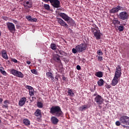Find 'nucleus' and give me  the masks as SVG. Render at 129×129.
Returning a JSON list of instances; mask_svg holds the SVG:
<instances>
[{"instance_id":"1","label":"nucleus","mask_w":129,"mask_h":129,"mask_svg":"<svg viewBox=\"0 0 129 129\" xmlns=\"http://www.w3.org/2000/svg\"><path fill=\"white\" fill-rule=\"evenodd\" d=\"M50 113L55 114L56 117H62L63 116V112L59 106H53L50 110Z\"/></svg>"},{"instance_id":"2","label":"nucleus","mask_w":129,"mask_h":129,"mask_svg":"<svg viewBox=\"0 0 129 129\" xmlns=\"http://www.w3.org/2000/svg\"><path fill=\"white\" fill-rule=\"evenodd\" d=\"M42 2H44V3H48L49 2L51 5V6H53V8H55V9H58L61 7L60 5V1L59 0H42Z\"/></svg>"},{"instance_id":"3","label":"nucleus","mask_w":129,"mask_h":129,"mask_svg":"<svg viewBox=\"0 0 129 129\" xmlns=\"http://www.w3.org/2000/svg\"><path fill=\"white\" fill-rule=\"evenodd\" d=\"M92 33L93 34L94 37H95L96 40H100L101 33H100V30H99L98 27L92 28Z\"/></svg>"},{"instance_id":"4","label":"nucleus","mask_w":129,"mask_h":129,"mask_svg":"<svg viewBox=\"0 0 129 129\" xmlns=\"http://www.w3.org/2000/svg\"><path fill=\"white\" fill-rule=\"evenodd\" d=\"M119 121H121V123L123 125L122 126L126 127L125 125H129V117L127 116H122L120 117Z\"/></svg>"},{"instance_id":"5","label":"nucleus","mask_w":129,"mask_h":129,"mask_svg":"<svg viewBox=\"0 0 129 129\" xmlns=\"http://www.w3.org/2000/svg\"><path fill=\"white\" fill-rule=\"evenodd\" d=\"M76 49H77L78 52H82L87 49V44L84 43L78 44L76 46Z\"/></svg>"},{"instance_id":"6","label":"nucleus","mask_w":129,"mask_h":129,"mask_svg":"<svg viewBox=\"0 0 129 129\" xmlns=\"http://www.w3.org/2000/svg\"><path fill=\"white\" fill-rule=\"evenodd\" d=\"M126 8L122 7L120 6H117L116 7L113 8L110 10V14H115V13H117L118 11H126Z\"/></svg>"},{"instance_id":"7","label":"nucleus","mask_w":129,"mask_h":129,"mask_svg":"<svg viewBox=\"0 0 129 129\" xmlns=\"http://www.w3.org/2000/svg\"><path fill=\"white\" fill-rule=\"evenodd\" d=\"M121 76V67H120V66H117V67L116 68V71L115 72V74L114 76V77L115 78H120V77Z\"/></svg>"},{"instance_id":"8","label":"nucleus","mask_w":129,"mask_h":129,"mask_svg":"<svg viewBox=\"0 0 129 129\" xmlns=\"http://www.w3.org/2000/svg\"><path fill=\"white\" fill-rule=\"evenodd\" d=\"M63 20L67 22L69 25H71V26H74L75 25V22L72 19V18L69 17H62Z\"/></svg>"},{"instance_id":"9","label":"nucleus","mask_w":129,"mask_h":129,"mask_svg":"<svg viewBox=\"0 0 129 129\" xmlns=\"http://www.w3.org/2000/svg\"><path fill=\"white\" fill-rule=\"evenodd\" d=\"M94 100L95 102H96L97 104H98L99 105H100L102 103H103V98H102V97L99 95H96Z\"/></svg>"},{"instance_id":"10","label":"nucleus","mask_w":129,"mask_h":129,"mask_svg":"<svg viewBox=\"0 0 129 129\" xmlns=\"http://www.w3.org/2000/svg\"><path fill=\"white\" fill-rule=\"evenodd\" d=\"M7 28L11 33H13V31H16L15 25L13 23H9L7 24Z\"/></svg>"},{"instance_id":"11","label":"nucleus","mask_w":129,"mask_h":129,"mask_svg":"<svg viewBox=\"0 0 129 129\" xmlns=\"http://www.w3.org/2000/svg\"><path fill=\"white\" fill-rule=\"evenodd\" d=\"M57 22L58 24L60 25L62 27H64V28H68L69 26L64 20H62L61 18H57Z\"/></svg>"},{"instance_id":"12","label":"nucleus","mask_w":129,"mask_h":129,"mask_svg":"<svg viewBox=\"0 0 129 129\" xmlns=\"http://www.w3.org/2000/svg\"><path fill=\"white\" fill-rule=\"evenodd\" d=\"M50 120L52 124H54L55 125L58 124V122H59V119H58L55 116H51Z\"/></svg>"},{"instance_id":"13","label":"nucleus","mask_w":129,"mask_h":129,"mask_svg":"<svg viewBox=\"0 0 129 129\" xmlns=\"http://www.w3.org/2000/svg\"><path fill=\"white\" fill-rule=\"evenodd\" d=\"M46 77L48 78V79H50L52 82H54V77H53V73L51 72V71H49V72L46 73Z\"/></svg>"},{"instance_id":"14","label":"nucleus","mask_w":129,"mask_h":129,"mask_svg":"<svg viewBox=\"0 0 129 129\" xmlns=\"http://www.w3.org/2000/svg\"><path fill=\"white\" fill-rule=\"evenodd\" d=\"M27 101V98L26 97H22L19 102V106H24L26 102Z\"/></svg>"},{"instance_id":"15","label":"nucleus","mask_w":129,"mask_h":129,"mask_svg":"<svg viewBox=\"0 0 129 129\" xmlns=\"http://www.w3.org/2000/svg\"><path fill=\"white\" fill-rule=\"evenodd\" d=\"M27 89H29V95L30 96H33L34 95L35 93H34V88L30 86H26Z\"/></svg>"},{"instance_id":"16","label":"nucleus","mask_w":129,"mask_h":129,"mask_svg":"<svg viewBox=\"0 0 129 129\" xmlns=\"http://www.w3.org/2000/svg\"><path fill=\"white\" fill-rule=\"evenodd\" d=\"M2 57L5 60H9V56H8V54L7 53V50L3 49L2 50Z\"/></svg>"},{"instance_id":"17","label":"nucleus","mask_w":129,"mask_h":129,"mask_svg":"<svg viewBox=\"0 0 129 129\" xmlns=\"http://www.w3.org/2000/svg\"><path fill=\"white\" fill-rule=\"evenodd\" d=\"M112 23L114 26H115V28L118 27L119 25H120V22L118 21V20H117V18H114L113 20H112Z\"/></svg>"},{"instance_id":"18","label":"nucleus","mask_w":129,"mask_h":129,"mask_svg":"<svg viewBox=\"0 0 129 129\" xmlns=\"http://www.w3.org/2000/svg\"><path fill=\"white\" fill-rule=\"evenodd\" d=\"M59 57L60 56L59 55V54H54L52 57V59L55 62H58H58H61V59H60Z\"/></svg>"},{"instance_id":"19","label":"nucleus","mask_w":129,"mask_h":129,"mask_svg":"<svg viewBox=\"0 0 129 129\" xmlns=\"http://www.w3.org/2000/svg\"><path fill=\"white\" fill-rule=\"evenodd\" d=\"M118 83V79L117 78L113 77V79L112 80L111 85L112 86H115L116 84Z\"/></svg>"},{"instance_id":"20","label":"nucleus","mask_w":129,"mask_h":129,"mask_svg":"<svg viewBox=\"0 0 129 129\" xmlns=\"http://www.w3.org/2000/svg\"><path fill=\"white\" fill-rule=\"evenodd\" d=\"M34 115H35V116H39L40 117H42V113L41 110L39 109H36L34 112Z\"/></svg>"},{"instance_id":"21","label":"nucleus","mask_w":129,"mask_h":129,"mask_svg":"<svg viewBox=\"0 0 129 129\" xmlns=\"http://www.w3.org/2000/svg\"><path fill=\"white\" fill-rule=\"evenodd\" d=\"M44 101L42 100L41 101H38L37 102V106L38 107V108H43L44 105H43V102Z\"/></svg>"},{"instance_id":"22","label":"nucleus","mask_w":129,"mask_h":129,"mask_svg":"<svg viewBox=\"0 0 129 129\" xmlns=\"http://www.w3.org/2000/svg\"><path fill=\"white\" fill-rule=\"evenodd\" d=\"M95 75L96 76V77L101 78L103 77V73H102V72H96L95 74Z\"/></svg>"},{"instance_id":"23","label":"nucleus","mask_w":129,"mask_h":129,"mask_svg":"<svg viewBox=\"0 0 129 129\" xmlns=\"http://www.w3.org/2000/svg\"><path fill=\"white\" fill-rule=\"evenodd\" d=\"M15 76L19 77V78H24L25 75L22 72L18 71Z\"/></svg>"},{"instance_id":"24","label":"nucleus","mask_w":129,"mask_h":129,"mask_svg":"<svg viewBox=\"0 0 129 129\" xmlns=\"http://www.w3.org/2000/svg\"><path fill=\"white\" fill-rule=\"evenodd\" d=\"M4 103L5 105L3 106V108H8L9 107V105L10 104V101L6 100L4 101Z\"/></svg>"},{"instance_id":"25","label":"nucleus","mask_w":129,"mask_h":129,"mask_svg":"<svg viewBox=\"0 0 129 129\" xmlns=\"http://www.w3.org/2000/svg\"><path fill=\"white\" fill-rule=\"evenodd\" d=\"M97 84L99 87L103 86L104 84V81L103 79H100L99 81H98Z\"/></svg>"},{"instance_id":"26","label":"nucleus","mask_w":129,"mask_h":129,"mask_svg":"<svg viewBox=\"0 0 129 129\" xmlns=\"http://www.w3.org/2000/svg\"><path fill=\"white\" fill-rule=\"evenodd\" d=\"M23 123L25 125H30L31 124V121L27 118H25L23 119Z\"/></svg>"},{"instance_id":"27","label":"nucleus","mask_w":129,"mask_h":129,"mask_svg":"<svg viewBox=\"0 0 129 129\" xmlns=\"http://www.w3.org/2000/svg\"><path fill=\"white\" fill-rule=\"evenodd\" d=\"M27 20L29 21V22H36L38 20L36 18H32L31 17H26Z\"/></svg>"},{"instance_id":"28","label":"nucleus","mask_w":129,"mask_h":129,"mask_svg":"<svg viewBox=\"0 0 129 129\" xmlns=\"http://www.w3.org/2000/svg\"><path fill=\"white\" fill-rule=\"evenodd\" d=\"M5 69L3 68V67H0V72L4 75V76H7L8 75V73L6 72V71H4Z\"/></svg>"},{"instance_id":"29","label":"nucleus","mask_w":129,"mask_h":129,"mask_svg":"<svg viewBox=\"0 0 129 129\" xmlns=\"http://www.w3.org/2000/svg\"><path fill=\"white\" fill-rule=\"evenodd\" d=\"M68 95L69 96H71V97H73L74 96V92L72 89H69L68 91Z\"/></svg>"},{"instance_id":"30","label":"nucleus","mask_w":129,"mask_h":129,"mask_svg":"<svg viewBox=\"0 0 129 129\" xmlns=\"http://www.w3.org/2000/svg\"><path fill=\"white\" fill-rule=\"evenodd\" d=\"M88 108V106L86 105H83L79 108V110L80 111H83V110H86V109Z\"/></svg>"},{"instance_id":"31","label":"nucleus","mask_w":129,"mask_h":129,"mask_svg":"<svg viewBox=\"0 0 129 129\" xmlns=\"http://www.w3.org/2000/svg\"><path fill=\"white\" fill-rule=\"evenodd\" d=\"M50 48L51 50L55 51V50H57V45L55 43H51L50 44Z\"/></svg>"},{"instance_id":"32","label":"nucleus","mask_w":129,"mask_h":129,"mask_svg":"<svg viewBox=\"0 0 129 129\" xmlns=\"http://www.w3.org/2000/svg\"><path fill=\"white\" fill-rule=\"evenodd\" d=\"M57 51H56V53L58 52L60 54V55H62V56H64L65 55V54H66V53L64 51L60 50H59V49H57Z\"/></svg>"},{"instance_id":"33","label":"nucleus","mask_w":129,"mask_h":129,"mask_svg":"<svg viewBox=\"0 0 129 129\" xmlns=\"http://www.w3.org/2000/svg\"><path fill=\"white\" fill-rule=\"evenodd\" d=\"M120 17H127V13L122 12L119 13Z\"/></svg>"},{"instance_id":"34","label":"nucleus","mask_w":129,"mask_h":129,"mask_svg":"<svg viewBox=\"0 0 129 129\" xmlns=\"http://www.w3.org/2000/svg\"><path fill=\"white\" fill-rule=\"evenodd\" d=\"M116 28H117V29H118V30L119 32H122V31H123V30H124L123 26H121V25L119 26L118 25V26H117Z\"/></svg>"},{"instance_id":"35","label":"nucleus","mask_w":129,"mask_h":129,"mask_svg":"<svg viewBox=\"0 0 129 129\" xmlns=\"http://www.w3.org/2000/svg\"><path fill=\"white\" fill-rule=\"evenodd\" d=\"M18 71H17L15 69H12L11 71V74H12L13 75H14V76H16V75H17V73L18 72Z\"/></svg>"},{"instance_id":"36","label":"nucleus","mask_w":129,"mask_h":129,"mask_svg":"<svg viewBox=\"0 0 129 129\" xmlns=\"http://www.w3.org/2000/svg\"><path fill=\"white\" fill-rule=\"evenodd\" d=\"M43 8H44V9L47 11L50 10V6L48 4H44Z\"/></svg>"},{"instance_id":"37","label":"nucleus","mask_w":129,"mask_h":129,"mask_svg":"<svg viewBox=\"0 0 129 129\" xmlns=\"http://www.w3.org/2000/svg\"><path fill=\"white\" fill-rule=\"evenodd\" d=\"M97 54L99 55V56H102V55H103V52H102L101 50H98L97 51Z\"/></svg>"},{"instance_id":"38","label":"nucleus","mask_w":129,"mask_h":129,"mask_svg":"<svg viewBox=\"0 0 129 129\" xmlns=\"http://www.w3.org/2000/svg\"><path fill=\"white\" fill-rule=\"evenodd\" d=\"M31 73H33V74H35V75H38V71H37L35 69H32L31 70Z\"/></svg>"},{"instance_id":"39","label":"nucleus","mask_w":129,"mask_h":129,"mask_svg":"<svg viewBox=\"0 0 129 129\" xmlns=\"http://www.w3.org/2000/svg\"><path fill=\"white\" fill-rule=\"evenodd\" d=\"M115 125H116V126H119V125H122V123H121V122L120 121H116L115 122Z\"/></svg>"},{"instance_id":"40","label":"nucleus","mask_w":129,"mask_h":129,"mask_svg":"<svg viewBox=\"0 0 129 129\" xmlns=\"http://www.w3.org/2000/svg\"><path fill=\"white\" fill-rule=\"evenodd\" d=\"M77 52H78V50H77V49H76V48H73L72 49V52L74 54H76V53H77Z\"/></svg>"},{"instance_id":"41","label":"nucleus","mask_w":129,"mask_h":129,"mask_svg":"<svg viewBox=\"0 0 129 129\" xmlns=\"http://www.w3.org/2000/svg\"><path fill=\"white\" fill-rule=\"evenodd\" d=\"M59 16L60 17H67V15L65 13H59Z\"/></svg>"},{"instance_id":"42","label":"nucleus","mask_w":129,"mask_h":129,"mask_svg":"<svg viewBox=\"0 0 129 129\" xmlns=\"http://www.w3.org/2000/svg\"><path fill=\"white\" fill-rule=\"evenodd\" d=\"M59 77H60V75L57 74L55 77V81H58V78H59Z\"/></svg>"},{"instance_id":"43","label":"nucleus","mask_w":129,"mask_h":129,"mask_svg":"<svg viewBox=\"0 0 129 129\" xmlns=\"http://www.w3.org/2000/svg\"><path fill=\"white\" fill-rule=\"evenodd\" d=\"M105 87L107 89H109L110 88H111V86H110V85H108L107 84H106V85H105Z\"/></svg>"},{"instance_id":"44","label":"nucleus","mask_w":129,"mask_h":129,"mask_svg":"<svg viewBox=\"0 0 129 129\" xmlns=\"http://www.w3.org/2000/svg\"><path fill=\"white\" fill-rule=\"evenodd\" d=\"M120 19L123 20H126V19H127V17H120Z\"/></svg>"},{"instance_id":"45","label":"nucleus","mask_w":129,"mask_h":129,"mask_svg":"<svg viewBox=\"0 0 129 129\" xmlns=\"http://www.w3.org/2000/svg\"><path fill=\"white\" fill-rule=\"evenodd\" d=\"M98 60L99 61H102V60H103L102 56H98Z\"/></svg>"},{"instance_id":"46","label":"nucleus","mask_w":129,"mask_h":129,"mask_svg":"<svg viewBox=\"0 0 129 129\" xmlns=\"http://www.w3.org/2000/svg\"><path fill=\"white\" fill-rule=\"evenodd\" d=\"M12 62H14V63H18V60L15 59V58H12Z\"/></svg>"},{"instance_id":"47","label":"nucleus","mask_w":129,"mask_h":129,"mask_svg":"<svg viewBox=\"0 0 129 129\" xmlns=\"http://www.w3.org/2000/svg\"><path fill=\"white\" fill-rule=\"evenodd\" d=\"M76 68L77 70H81V67L79 65H77Z\"/></svg>"},{"instance_id":"48","label":"nucleus","mask_w":129,"mask_h":129,"mask_svg":"<svg viewBox=\"0 0 129 129\" xmlns=\"http://www.w3.org/2000/svg\"><path fill=\"white\" fill-rule=\"evenodd\" d=\"M26 5H29V6H32V3H30L29 1L26 2Z\"/></svg>"},{"instance_id":"49","label":"nucleus","mask_w":129,"mask_h":129,"mask_svg":"<svg viewBox=\"0 0 129 129\" xmlns=\"http://www.w3.org/2000/svg\"><path fill=\"white\" fill-rule=\"evenodd\" d=\"M13 23H14V24H18V21L15 20H13Z\"/></svg>"},{"instance_id":"50","label":"nucleus","mask_w":129,"mask_h":129,"mask_svg":"<svg viewBox=\"0 0 129 129\" xmlns=\"http://www.w3.org/2000/svg\"><path fill=\"white\" fill-rule=\"evenodd\" d=\"M62 80H63V81H66V77H62Z\"/></svg>"},{"instance_id":"51","label":"nucleus","mask_w":129,"mask_h":129,"mask_svg":"<svg viewBox=\"0 0 129 129\" xmlns=\"http://www.w3.org/2000/svg\"><path fill=\"white\" fill-rule=\"evenodd\" d=\"M26 63H27V64H28V65H30V64H31V61H27L26 62Z\"/></svg>"},{"instance_id":"52","label":"nucleus","mask_w":129,"mask_h":129,"mask_svg":"<svg viewBox=\"0 0 129 129\" xmlns=\"http://www.w3.org/2000/svg\"><path fill=\"white\" fill-rule=\"evenodd\" d=\"M3 101H4V100L2 98H0V102L1 103L3 102Z\"/></svg>"},{"instance_id":"53","label":"nucleus","mask_w":129,"mask_h":129,"mask_svg":"<svg viewBox=\"0 0 129 129\" xmlns=\"http://www.w3.org/2000/svg\"><path fill=\"white\" fill-rule=\"evenodd\" d=\"M94 96H96V94H94Z\"/></svg>"},{"instance_id":"54","label":"nucleus","mask_w":129,"mask_h":129,"mask_svg":"<svg viewBox=\"0 0 129 129\" xmlns=\"http://www.w3.org/2000/svg\"><path fill=\"white\" fill-rule=\"evenodd\" d=\"M2 123V120L0 119V123Z\"/></svg>"},{"instance_id":"55","label":"nucleus","mask_w":129,"mask_h":129,"mask_svg":"<svg viewBox=\"0 0 129 129\" xmlns=\"http://www.w3.org/2000/svg\"><path fill=\"white\" fill-rule=\"evenodd\" d=\"M24 0H20L21 2H23Z\"/></svg>"},{"instance_id":"56","label":"nucleus","mask_w":129,"mask_h":129,"mask_svg":"<svg viewBox=\"0 0 129 129\" xmlns=\"http://www.w3.org/2000/svg\"><path fill=\"white\" fill-rule=\"evenodd\" d=\"M2 18H3L4 19H5V18H6V17H2Z\"/></svg>"},{"instance_id":"57","label":"nucleus","mask_w":129,"mask_h":129,"mask_svg":"<svg viewBox=\"0 0 129 129\" xmlns=\"http://www.w3.org/2000/svg\"><path fill=\"white\" fill-rule=\"evenodd\" d=\"M108 70H109V71H110V69L109 68H108Z\"/></svg>"},{"instance_id":"58","label":"nucleus","mask_w":129,"mask_h":129,"mask_svg":"<svg viewBox=\"0 0 129 129\" xmlns=\"http://www.w3.org/2000/svg\"><path fill=\"white\" fill-rule=\"evenodd\" d=\"M2 35V34L1 33V31H0V36Z\"/></svg>"},{"instance_id":"59","label":"nucleus","mask_w":129,"mask_h":129,"mask_svg":"<svg viewBox=\"0 0 129 129\" xmlns=\"http://www.w3.org/2000/svg\"><path fill=\"white\" fill-rule=\"evenodd\" d=\"M27 17H31V16H27Z\"/></svg>"},{"instance_id":"60","label":"nucleus","mask_w":129,"mask_h":129,"mask_svg":"<svg viewBox=\"0 0 129 129\" xmlns=\"http://www.w3.org/2000/svg\"><path fill=\"white\" fill-rule=\"evenodd\" d=\"M31 7H32V6L29 7V8H31Z\"/></svg>"},{"instance_id":"61","label":"nucleus","mask_w":129,"mask_h":129,"mask_svg":"<svg viewBox=\"0 0 129 129\" xmlns=\"http://www.w3.org/2000/svg\"><path fill=\"white\" fill-rule=\"evenodd\" d=\"M0 113H1V111H0Z\"/></svg>"}]
</instances>
